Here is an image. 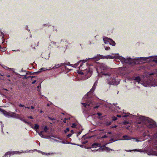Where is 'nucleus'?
Instances as JSON below:
<instances>
[{"label": "nucleus", "instance_id": "obj_1", "mask_svg": "<svg viewBox=\"0 0 157 157\" xmlns=\"http://www.w3.org/2000/svg\"><path fill=\"white\" fill-rule=\"evenodd\" d=\"M88 60L86 59L84 60H80L77 63L75 64V65L76 66L78 64L80 65L79 69L81 70V71H78V73L80 74L85 75L87 77H86L87 78H89L91 75L92 72V70H91V67H92V66H90V67H88L87 69H85V68H84L82 66H83V63L86 62Z\"/></svg>", "mask_w": 157, "mask_h": 157}, {"label": "nucleus", "instance_id": "obj_2", "mask_svg": "<svg viewBox=\"0 0 157 157\" xmlns=\"http://www.w3.org/2000/svg\"><path fill=\"white\" fill-rule=\"evenodd\" d=\"M0 112L2 113L3 115L7 117H10L14 118L19 119L21 120L24 121L25 123L31 126V124L30 123L27 122L23 119L21 117L20 115L18 114L12 112H8L1 109H0Z\"/></svg>", "mask_w": 157, "mask_h": 157}, {"label": "nucleus", "instance_id": "obj_3", "mask_svg": "<svg viewBox=\"0 0 157 157\" xmlns=\"http://www.w3.org/2000/svg\"><path fill=\"white\" fill-rule=\"evenodd\" d=\"M137 119L140 120L143 123H145L146 126L149 128H153L156 126L155 122L153 120L148 117H144L143 116H138Z\"/></svg>", "mask_w": 157, "mask_h": 157}, {"label": "nucleus", "instance_id": "obj_4", "mask_svg": "<svg viewBox=\"0 0 157 157\" xmlns=\"http://www.w3.org/2000/svg\"><path fill=\"white\" fill-rule=\"evenodd\" d=\"M134 80L138 82V83H141L145 87L157 86V80L155 82L154 81L147 80L143 82L142 80H141L139 77H136Z\"/></svg>", "mask_w": 157, "mask_h": 157}, {"label": "nucleus", "instance_id": "obj_5", "mask_svg": "<svg viewBox=\"0 0 157 157\" xmlns=\"http://www.w3.org/2000/svg\"><path fill=\"white\" fill-rule=\"evenodd\" d=\"M105 75L106 77H108L107 82L108 84L112 85H118L119 84V82L116 81L113 77V74L109 73Z\"/></svg>", "mask_w": 157, "mask_h": 157}, {"label": "nucleus", "instance_id": "obj_6", "mask_svg": "<svg viewBox=\"0 0 157 157\" xmlns=\"http://www.w3.org/2000/svg\"><path fill=\"white\" fill-rule=\"evenodd\" d=\"M108 68L105 64L102 63L101 64L99 68H96V70L98 73L99 74L100 73H102V71L106 70L108 69Z\"/></svg>", "mask_w": 157, "mask_h": 157}, {"label": "nucleus", "instance_id": "obj_7", "mask_svg": "<svg viewBox=\"0 0 157 157\" xmlns=\"http://www.w3.org/2000/svg\"><path fill=\"white\" fill-rule=\"evenodd\" d=\"M103 40L104 43L105 44H109L111 45L114 46L115 45V43L114 41L112 39L108 38V37H105L103 38Z\"/></svg>", "mask_w": 157, "mask_h": 157}, {"label": "nucleus", "instance_id": "obj_8", "mask_svg": "<svg viewBox=\"0 0 157 157\" xmlns=\"http://www.w3.org/2000/svg\"><path fill=\"white\" fill-rule=\"evenodd\" d=\"M117 59H120L122 62L128 63H131V59L130 58L128 57L127 58V59H125V58L120 56L118 54H117Z\"/></svg>", "mask_w": 157, "mask_h": 157}, {"label": "nucleus", "instance_id": "obj_9", "mask_svg": "<svg viewBox=\"0 0 157 157\" xmlns=\"http://www.w3.org/2000/svg\"><path fill=\"white\" fill-rule=\"evenodd\" d=\"M89 148H91L92 151L95 152L98 151L100 148V146L99 144L95 143L93 144L92 145V147H91Z\"/></svg>", "mask_w": 157, "mask_h": 157}, {"label": "nucleus", "instance_id": "obj_10", "mask_svg": "<svg viewBox=\"0 0 157 157\" xmlns=\"http://www.w3.org/2000/svg\"><path fill=\"white\" fill-rule=\"evenodd\" d=\"M97 85V82H95L92 88L91 89L90 91L88 92L87 94V96H85L86 98L88 95H90V94L92 93L93 92L94 90L95 89L96 86Z\"/></svg>", "mask_w": 157, "mask_h": 157}, {"label": "nucleus", "instance_id": "obj_11", "mask_svg": "<svg viewBox=\"0 0 157 157\" xmlns=\"http://www.w3.org/2000/svg\"><path fill=\"white\" fill-rule=\"evenodd\" d=\"M70 64V63H61L60 64H56L55 67H53V68H58L59 67L61 66H64L65 67V68L66 69V65H69Z\"/></svg>", "mask_w": 157, "mask_h": 157}, {"label": "nucleus", "instance_id": "obj_12", "mask_svg": "<svg viewBox=\"0 0 157 157\" xmlns=\"http://www.w3.org/2000/svg\"><path fill=\"white\" fill-rule=\"evenodd\" d=\"M117 54H112V55H108L105 57V58L107 59H113L114 58H117Z\"/></svg>", "mask_w": 157, "mask_h": 157}, {"label": "nucleus", "instance_id": "obj_13", "mask_svg": "<svg viewBox=\"0 0 157 157\" xmlns=\"http://www.w3.org/2000/svg\"><path fill=\"white\" fill-rule=\"evenodd\" d=\"M146 153L149 155H154L157 156V152L153 151H147Z\"/></svg>", "mask_w": 157, "mask_h": 157}, {"label": "nucleus", "instance_id": "obj_14", "mask_svg": "<svg viewBox=\"0 0 157 157\" xmlns=\"http://www.w3.org/2000/svg\"><path fill=\"white\" fill-rule=\"evenodd\" d=\"M23 152L22 151L21 152H20L19 151H14V152H11V153L10 152H7L6 153V154L4 155V157L7 156L8 155H10L11 153L12 154H20L21 153H22Z\"/></svg>", "mask_w": 157, "mask_h": 157}, {"label": "nucleus", "instance_id": "obj_15", "mask_svg": "<svg viewBox=\"0 0 157 157\" xmlns=\"http://www.w3.org/2000/svg\"><path fill=\"white\" fill-rule=\"evenodd\" d=\"M31 126L33 129L36 130L37 132H38L37 129L39 128V126L37 124H35L34 127Z\"/></svg>", "mask_w": 157, "mask_h": 157}, {"label": "nucleus", "instance_id": "obj_16", "mask_svg": "<svg viewBox=\"0 0 157 157\" xmlns=\"http://www.w3.org/2000/svg\"><path fill=\"white\" fill-rule=\"evenodd\" d=\"M0 65L2 66V67L3 68L5 69H6V70L9 69L10 70H11L13 71H14V69L13 68H9L8 67H7L6 66H5L4 65L0 64Z\"/></svg>", "mask_w": 157, "mask_h": 157}, {"label": "nucleus", "instance_id": "obj_17", "mask_svg": "<svg viewBox=\"0 0 157 157\" xmlns=\"http://www.w3.org/2000/svg\"><path fill=\"white\" fill-rule=\"evenodd\" d=\"M123 140H131L130 138L127 135L124 136L123 137Z\"/></svg>", "mask_w": 157, "mask_h": 157}, {"label": "nucleus", "instance_id": "obj_18", "mask_svg": "<svg viewBox=\"0 0 157 157\" xmlns=\"http://www.w3.org/2000/svg\"><path fill=\"white\" fill-rule=\"evenodd\" d=\"M43 131H41L40 132H38L37 133H38V134L42 138H45V136L43 135Z\"/></svg>", "mask_w": 157, "mask_h": 157}, {"label": "nucleus", "instance_id": "obj_19", "mask_svg": "<svg viewBox=\"0 0 157 157\" xmlns=\"http://www.w3.org/2000/svg\"><path fill=\"white\" fill-rule=\"evenodd\" d=\"M104 149L107 152H109L110 151L113 150L111 149L108 147H105Z\"/></svg>", "mask_w": 157, "mask_h": 157}, {"label": "nucleus", "instance_id": "obj_20", "mask_svg": "<svg viewBox=\"0 0 157 157\" xmlns=\"http://www.w3.org/2000/svg\"><path fill=\"white\" fill-rule=\"evenodd\" d=\"M152 61L157 63V56H155L152 57Z\"/></svg>", "mask_w": 157, "mask_h": 157}, {"label": "nucleus", "instance_id": "obj_21", "mask_svg": "<svg viewBox=\"0 0 157 157\" xmlns=\"http://www.w3.org/2000/svg\"><path fill=\"white\" fill-rule=\"evenodd\" d=\"M132 151H138V152H144V151L143 150H142V149H135L132 150Z\"/></svg>", "mask_w": 157, "mask_h": 157}, {"label": "nucleus", "instance_id": "obj_22", "mask_svg": "<svg viewBox=\"0 0 157 157\" xmlns=\"http://www.w3.org/2000/svg\"><path fill=\"white\" fill-rule=\"evenodd\" d=\"M92 59H94L95 60H98L100 59V57L99 56H97L93 57Z\"/></svg>", "mask_w": 157, "mask_h": 157}, {"label": "nucleus", "instance_id": "obj_23", "mask_svg": "<svg viewBox=\"0 0 157 157\" xmlns=\"http://www.w3.org/2000/svg\"><path fill=\"white\" fill-rule=\"evenodd\" d=\"M47 70L48 69H47L46 68H41L40 70L39 71H38L37 72H36V73H40V72H42L43 71H45Z\"/></svg>", "mask_w": 157, "mask_h": 157}, {"label": "nucleus", "instance_id": "obj_24", "mask_svg": "<svg viewBox=\"0 0 157 157\" xmlns=\"http://www.w3.org/2000/svg\"><path fill=\"white\" fill-rule=\"evenodd\" d=\"M82 104L85 107H86V106H90V104H91V103L89 104L88 103H82Z\"/></svg>", "mask_w": 157, "mask_h": 157}, {"label": "nucleus", "instance_id": "obj_25", "mask_svg": "<svg viewBox=\"0 0 157 157\" xmlns=\"http://www.w3.org/2000/svg\"><path fill=\"white\" fill-rule=\"evenodd\" d=\"M76 125L75 123H73L71 126V127L73 128H75L76 127Z\"/></svg>", "mask_w": 157, "mask_h": 157}, {"label": "nucleus", "instance_id": "obj_26", "mask_svg": "<svg viewBox=\"0 0 157 157\" xmlns=\"http://www.w3.org/2000/svg\"><path fill=\"white\" fill-rule=\"evenodd\" d=\"M121 114L122 115V116L123 117H126L128 116V113H127V114H125L124 115H123V114Z\"/></svg>", "mask_w": 157, "mask_h": 157}, {"label": "nucleus", "instance_id": "obj_27", "mask_svg": "<svg viewBox=\"0 0 157 157\" xmlns=\"http://www.w3.org/2000/svg\"><path fill=\"white\" fill-rule=\"evenodd\" d=\"M105 50H108L110 49V48L109 47H105Z\"/></svg>", "mask_w": 157, "mask_h": 157}, {"label": "nucleus", "instance_id": "obj_28", "mask_svg": "<svg viewBox=\"0 0 157 157\" xmlns=\"http://www.w3.org/2000/svg\"><path fill=\"white\" fill-rule=\"evenodd\" d=\"M48 130V128L47 126H45L44 128V130L45 132H46Z\"/></svg>", "mask_w": 157, "mask_h": 157}, {"label": "nucleus", "instance_id": "obj_29", "mask_svg": "<svg viewBox=\"0 0 157 157\" xmlns=\"http://www.w3.org/2000/svg\"><path fill=\"white\" fill-rule=\"evenodd\" d=\"M69 130V129L68 128H67L64 131V132L65 133H66L67 132H68Z\"/></svg>", "mask_w": 157, "mask_h": 157}, {"label": "nucleus", "instance_id": "obj_30", "mask_svg": "<svg viewBox=\"0 0 157 157\" xmlns=\"http://www.w3.org/2000/svg\"><path fill=\"white\" fill-rule=\"evenodd\" d=\"M128 123H129L127 121H124L123 122V124H128Z\"/></svg>", "mask_w": 157, "mask_h": 157}, {"label": "nucleus", "instance_id": "obj_31", "mask_svg": "<svg viewBox=\"0 0 157 157\" xmlns=\"http://www.w3.org/2000/svg\"><path fill=\"white\" fill-rule=\"evenodd\" d=\"M113 120V121H115L117 120V118L115 117H112Z\"/></svg>", "mask_w": 157, "mask_h": 157}, {"label": "nucleus", "instance_id": "obj_32", "mask_svg": "<svg viewBox=\"0 0 157 157\" xmlns=\"http://www.w3.org/2000/svg\"><path fill=\"white\" fill-rule=\"evenodd\" d=\"M44 138L49 139H51V138H50V136H46V137H45V138Z\"/></svg>", "mask_w": 157, "mask_h": 157}, {"label": "nucleus", "instance_id": "obj_33", "mask_svg": "<svg viewBox=\"0 0 157 157\" xmlns=\"http://www.w3.org/2000/svg\"><path fill=\"white\" fill-rule=\"evenodd\" d=\"M107 136H106V135H105L104 136L102 137V138H105L107 137Z\"/></svg>", "mask_w": 157, "mask_h": 157}, {"label": "nucleus", "instance_id": "obj_34", "mask_svg": "<svg viewBox=\"0 0 157 157\" xmlns=\"http://www.w3.org/2000/svg\"><path fill=\"white\" fill-rule=\"evenodd\" d=\"M19 106L20 107H24V105H23L20 104L19 105Z\"/></svg>", "mask_w": 157, "mask_h": 157}, {"label": "nucleus", "instance_id": "obj_35", "mask_svg": "<svg viewBox=\"0 0 157 157\" xmlns=\"http://www.w3.org/2000/svg\"><path fill=\"white\" fill-rule=\"evenodd\" d=\"M97 114L99 116H100L101 115V113H98Z\"/></svg>", "mask_w": 157, "mask_h": 157}, {"label": "nucleus", "instance_id": "obj_36", "mask_svg": "<svg viewBox=\"0 0 157 157\" xmlns=\"http://www.w3.org/2000/svg\"><path fill=\"white\" fill-rule=\"evenodd\" d=\"M36 80H34V81H33V82H32V84H34L35 83V82H36Z\"/></svg>", "mask_w": 157, "mask_h": 157}, {"label": "nucleus", "instance_id": "obj_37", "mask_svg": "<svg viewBox=\"0 0 157 157\" xmlns=\"http://www.w3.org/2000/svg\"><path fill=\"white\" fill-rule=\"evenodd\" d=\"M71 136V134H68V135H67V137H70Z\"/></svg>", "mask_w": 157, "mask_h": 157}, {"label": "nucleus", "instance_id": "obj_38", "mask_svg": "<svg viewBox=\"0 0 157 157\" xmlns=\"http://www.w3.org/2000/svg\"><path fill=\"white\" fill-rule=\"evenodd\" d=\"M116 109H120V108L118 106L116 107Z\"/></svg>", "mask_w": 157, "mask_h": 157}, {"label": "nucleus", "instance_id": "obj_39", "mask_svg": "<svg viewBox=\"0 0 157 157\" xmlns=\"http://www.w3.org/2000/svg\"><path fill=\"white\" fill-rule=\"evenodd\" d=\"M28 117L29 118H31V119H33V117H31V116Z\"/></svg>", "mask_w": 157, "mask_h": 157}, {"label": "nucleus", "instance_id": "obj_40", "mask_svg": "<svg viewBox=\"0 0 157 157\" xmlns=\"http://www.w3.org/2000/svg\"><path fill=\"white\" fill-rule=\"evenodd\" d=\"M55 153H48V155H52V154H54Z\"/></svg>", "mask_w": 157, "mask_h": 157}, {"label": "nucleus", "instance_id": "obj_41", "mask_svg": "<svg viewBox=\"0 0 157 157\" xmlns=\"http://www.w3.org/2000/svg\"><path fill=\"white\" fill-rule=\"evenodd\" d=\"M98 106H96L95 107H94V108H95H95H98Z\"/></svg>", "mask_w": 157, "mask_h": 157}, {"label": "nucleus", "instance_id": "obj_42", "mask_svg": "<svg viewBox=\"0 0 157 157\" xmlns=\"http://www.w3.org/2000/svg\"><path fill=\"white\" fill-rule=\"evenodd\" d=\"M55 43L54 42H51V45L52 44H54Z\"/></svg>", "mask_w": 157, "mask_h": 157}, {"label": "nucleus", "instance_id": "obj_43", "mask_svg": "<svg viewBox=\"0 0 157 157\" xmlns=\"http://www.w3.org/2000/svg\"><path fill=\"white\" fill-rule=\"evenodd\" d=\"M117 117H121V115H117Z\"/></svg>", "mask_w": 157, "mask_h": 157}, {"label": "nucleus", "instance_id": "obj_44", "mask_svg": "<svg viewBox=\"0 0 157 157\" xmlns=\"http://www.w3.org/2000/svg\"><path fill=\"white\" fill-rule=\"evenodd\" d=\"M31 108L32 109H34V107H33V106H31Z\"/></svg>", "mask_w": 157, "mask_h": 157}, {"label": "nucleus", "instance_id": "obj_45", "mask_svg": "<svg viewBox=\"0 0 157 157\" xmlns=\"http://www.w3.org/2000/svg\"><path fill=\"white\" fill-rule=\"evenodd\" d=\"M6 76H7L8 77V78H9V77H10V75H6Z\"/></svg>", "mask_w": 157, "mask_h": 157}, {"label": "nucleus", "instance_id": "obj_46", "mask_svg": "<svg viewBox=\"0 0 157 157\" xmlns=\"http://www.w3.org/2000/svg\"><path fill=\"white\" fill-rule=\"evenodd\" d=\"M108 133V134H111V132H108V133Z\"/></svg>", "mask_w": 157, "mask_h": 157}, {"label": "nucleus", "instance_id": "obj_47", "mask_svg": "<svg viewBox=\"0 0 157 157\" xmlns=\"http://www.w3.org/2000/svg\"><path fill=\"white\" fill-rule=\"evenodd\" d=\"M5 48H4L3 49V50H2V51H5Z\"/></svg>", "mask_w": 157, "mask_h": 157}, {"label": "nucleus", "instance_id": "obj_48", "mask_svg": "<svg viewBox=\"0 0 157 157\" xmlns=\"http://www.w3.org/2000/svg\"><path fill=\"white\" fill-rule=\"evenodd\" d=\"M25 108H27L28 109H29V107H25Z\"/></svg>", "mask_w": 157, "mask_h": 157}, {"label": "nucleus", "instance_id": "obj_49", "mask_svg": "<svg viewBox=\"0 0 157 157\" xmlns=\"http://www.w3.org/2000/svg\"><path fill=\"white\" fill-rule=\"evenodd\" d=\"M63 122H64V123H66V120H64V121H63Z\"/></svg>", "mask_w": 157, "mask_h": 157}, {"label": "nucleus", "instance_id": "obj_50", "mask_svg": "<svg viewBox=\"0 0 157 157\" xmlns=\"http://www.w3.org/2000/svg\"><path fill=\"white\" fill-rule=\"evenodd\" d=\"M3 90H7L6 89H4Z\"/></svg>", "mask_w": 157, "mask_h": 157}, {"label": "nucleus", "instance_id": "obj_51", "mask_svg": "<svg viewBox=\"0 0 157 157\" xmlns=\"http://www.w3.org/2000/svg\"><path fill=\"white\" fill-rule=\"evenodd\" d=\"M0 75H1V76H3V75H1V73H0Z\"/></svg>", "mask_w": 157, "mask_h": 157}, {"label": "nucleus", "instance_id": "obj_52", "mask_svg": "<svg viewBox=\"0 0 157 157\" xmlns=\"http://www.w3.org/2000/svg\"><path fill=\"white\" fill-rule=\"evenodd\" d=\"M42 110H41V111H40V113H42Z\"/></svg>", "mask_w": 157, "mask_h": 157}, {"label": "nucleus", "instance_id": "obj_53", "mask_svg": "<svg viewBox=\"0 0 157 157\" xmlns=\"http://www.w3.org/2000/svg\"><path fill=\"white\" fill-rule=\"evenodd\" d=\"M31 77V78H33V77H34V76H32Z\"/></svg>", "mask_w": 157, "mask_h": 157}, {"label": "nucleus", "instance_id": "obj_54", "mask_svg": "<svg viewBox=\"0 0 157 157\" xmlns=\"http://www.w3.org/2000/svg\"><path fill=\"white\" fill-rule=\"evenodd\" d=\"M40 87V86H38L37 87H38V88H39Z\"/></svg>", "mask_w": 157, "mask_h": 157}, {"label": "nucleus", "instance_id": "obj_55", "mask_svg": "<svg viewBox=\"0 0 157 157\" xmlns=\"http://www.w3.org/2000/svg\"><path fill=\"white\" fill-rule=\"evenodd\" d=\"M54 140V141H56V140Z\"/></svg>", "mask_w": 157, "mask_h": 157}, {"label": "nucleus", "instance_id": "obj_56", "mask_svg": "<svg viewBox=\"0 0 157 157\" xmlns=\"http://www.w3.org/2000/svg\"><path fill=\"white\" fill-rule=\"evenodd\" d=\"M46 154L47 155H48L46 153Z\"/></svg>", "mask_w": 157, "mask_h": 157}, {"label": "nucleus", "instance_id": "obj_57", "mask_svg": "<svg viewBox=\"0 0 157 157\" xmlns=\"http://www.w3.org/2000/svg\"><path fill=\"white\" fill-rule=\"evenodd\" d=\"M114 127H116V126H114Z\"/></svg>", "mask_w": 157, "mask_h": 157}, {"label": "nucleus", "instance_id": "obj_58", "mask_svg": "<svg viewBox=\"0 0 157 157\" xmlns=\"http://www.w3.org/2000/svg\"><path fill=\"white\" fill-rule=\"evenodd\" d=\"M50 141H52V140H50Z\"/></svg>", "mask_w": 157, "mask_h": 157}]
</instances>
